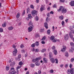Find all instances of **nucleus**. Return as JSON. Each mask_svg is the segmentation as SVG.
I'll return each mask as SVG.
<instances>
[{"mask_svg":"<svg viewBox=\"0 0 74 74\" xmlns=\"http://www.w3.org/2000/svg\"><path fill=\"white\" fill-rule=\"evenodd\" d=\"M70 44L71 45H74V44L73 42H71L70 43Z\"/></svg>","mask_w":74,"mask_h":74,"instance_id":"e2e57ef3","label":"nucleus"},{"mask_svg":"<svg viewBox=\"0 0 74 74\" xmlns=\"http://www.w3.org/2000/svg\"><path fill=\"white\" fill-rule=\"evenodd\" d=\"M38 73L39 74H41V70H40L38 71Z\"/></svg>","mask_w":74,"mask_h":74,"instance_id":"bf43d9fd","label":"nucleus"},{"mask_svg":"<svg viewBox=\"0 0 74 74\" xmlns=\"http://www.w3.org/2000/svg\"><path fill=\"white\" fill-rule=\"evenodd\" d=\"M49 72H50V73H53V69L50 70L49 71Z\"/></svg>","mask_w":74,"mask_h":74,"instance_id":"c03bdc74","label":"nucleus"},{"mask_svg":"<svg viewBox=\"0 0 74 74\" xmlns=\"http://www.w3.org/2000/svg\"><path fill=\"white\" fill-rule=\"evenodd\" d=\"M25 14V11L24 10L22 14V16H23Z\"/></svg>","mask_w":74,"mask_h":74,"instance_id":"603ef678","label":"nucleus"},{"mask_svg":"<svg viewBox=\"0 0 74 74\" xmlns=\"http://www.w3.org/2000/svg\"><path fill=\"white\" fill-rule=\"evenodd\" d=\"M41 43L42 44H45V42L44 41H41Z\"/></svg>","mask_w":74,"mask_h":74,"instance_id":"338daca9","label":"nucleus"},{"mask_svg":"<svg viewBox=\"0 0 74 74\" xmlns=\"http://www.w3.org/2000/svg\"><path fill=\"white\" fill-rule=\"evenodd\" d=\"M20 47L21 48L23 49V48H24V45H23L21 44V45Z\"/></svg>","mask_w":74,"mask_h":74,"instance_id":"a19ab883","label":"nucleus"},{"mask_svg":"<svg viewBox=\"0 0 74 74\" xmlns=\"http://www.w3.org/2000/svg\"><path fill=\"white\" fill-rule=\"evenodd\" d=\"M38 12L35 10H33L31 13V14L33 16H35V15H37Z\"/></svg>","mask_w":74,"mask_h":74,"instance_id":"f03ea898","label":"nucleus"},{"mask_svg":"<svg viewBox=\"0 0 74 74\" xmlns=\"http://www.w3.org/2000/svg\"><path fill=\"white\" fill-rule=\"evenodd\" d=\"M44 26L47 29H48V27L47 23L46 22L44 23Z\"/></svg>","mask_w":74,"mask_h":74,"instance_id":"ddd939ff","label":"nucleus"},{"mask_svg":"<svg viewBox=\"0 0 74 74\" xmlns=\"http://www.w3.org/2000/svg\"><path fill=\"white\" fill-rule=\"evenodd\" d=\"M74 68L73 69H71L70 71V73L71 74H74Z\"/></svg>","mask_w":74,"mask_h":74,"instance_id":"f8f14e48","label":"nucleus"},{"mask_svg":"<svg viewBox=\"0 0 74 74\" xmlns=\"http://www.w3.org/2000/svg\"><path fill=\"white\" fill-rule=\"evenodd\" d=\"M10 73H11V74H15L16 73V71H14L10 72Z\"/></svg>","mask_w":74,"mask_h":74,"instance_id":"c756f323","label":"nucleus"},{"mask_svg":"<svg viewBox=\"0 0 74 74\" xmlns=\"http://www.w3.org/2000/svg\"><path fill=\"white\" fill-rule=\"evenodd\" d=\"M36 52H38L39 51V49H36Z\"/></svg>","mask_w":74,"mask_h":74,"instance_id":"69168bd1","label":"nucleus"},{"mask_svg":"<svg viewBox=\"0 0 74 74\" xmlns=\"http://www.w3.org/2000/svg\"><path fill=\"white\" fill-rule=\"evenodd\" d=\"M70 4L71 6L73 7L74 6V1H71L70 3Z\"/></svg>","mask_w":74,"mask_h":74,"instance_id":"dca6fc26","label":"nucleus"},{"mask_svg":"<svg viewBox=\"0 0 74 74\" xmlns=\"http://www.w3.org/2000/svg\"><path fill=\"white\" fill-rule=\"evenodd\" d=\"M44 32V29H42L40 30V32H41V33Z\"/></svg>","mask_w":74,"mask_h":74,"instance_id":"4c0bfd02","label":"nucleus"},{"mask_svg":"<svg viewBox=\"0 0 74 74\" xmlns=\"http://www.w3.org/2000/svg\"><path fill=\"white\" fill-rule=\"evenodd\" d=\"M59 10H66V9H65L64 7L60 6L59 8Z\"/></svg>","mask_w":74,"mask_h":74,"instance_id":"412c9836","label":"nucleus"},{"mask_svg":"<svg viewBox=\"0 0 74 74\" xmlns=\"http://www.w3.org/2000/svg\"><path fill=\"white\" fill-rule=\"evenodd\" d=\"M69 36H68V34H66L64 37L65 40H67L69 39Z\"/></svg>","mask_w":74,"mask_h":74,"instance_id":"0eeeda50","label":"nucleus"},{"mask_svg":"<svg viewBox=\"0 0 74 74\" xmlns=\"http://www.w3.org/2000/svg\"><path fill=\"white\" fill-rule=\"evenodd\" d=\"M35 36L36 38H37V37H40V35H39V34H38L36 33L35 34Z\"/></svg>","mask_w":74,"mask_h":74,"instance_id":"aec40b11","label":"nucleus"},{"mask_svg":"<svg viewBox=\"0 0 74 74\" xmlns=\"http://www.w3.org/2000/svg\"><path fill=\"white\" fill-rule=\"evenodd\" d=\"M36 66H38L40 65V62H38V61H37V62L36 63Z\"/></svg>","mask_w":74,"mask_h":74,"instance_id":"a878e982","label":"nucleus"},{"mask_svg":"<svg viewBox=\"0 0 74 74\" xmlns=\"http://www.w3.org/2000/svg\"><path fill=\"white\" fill-rule=\"evenodd\" d=\"M53 52L54 55H57V54H58V52H57V51L56 50H54Z\"/></svg>","mask_w":74,"mask_h":74,"instance_id":"393cba45","label":"nucleus"},{"mask_svg":"<svg viewBox=\"0 0 74 74\" xmlns=\"http://www.w3.org/2000/svg\"><path fill=\"white\" fill-rule=\"evenodd\" d=\"M53 7H54V8H56V5L55 4L53 6Z\"/></svg>","mask_w":74,"mask_h":74,"instance_id":"0e129e2a","label":"nucleus"},{"mask_svg":"<svg viewBox=\"0 0 74 74\" xmlns=\"http://www.w3.org/2000/svg\"><path fill=\"white\" fill-rule=\"evenodd\" d=\"M35 19L36 21H38V17L37 16L35 17Z\"/></svg>","mask_w":74,"mask_h":74,"instance_id":"72a5a7b5","label":"nucleus"},{"mask_svg":"<svg viewBox=\"0 0 74 74\" xmlns=\"http://www.w3.org/2000/svg\"><path fill=\"white\" fill-rule=\"evenodd\" d=\"M52 49H55V46H53L52 47Z\"/></svg>","mask_w":74,"mask_h":74,"instance_id":"680f3d73","label":"nucleus"},{"mask_svg":"<svg viewBox=\"0 0 74 74\" xmlns=\"http://www.w3.org/2000/svg\"><path fill=\"white\" fill-rule=\"evenodd\" d=\"M63 48L61 49V51L62 52H65V51L66 49H67V47L64 45L62 46Z\"/></svg>","mask_w":74,"mask_h":74,"instance_id":"7ed1b4c3","label":"nucleus"},{"mask_svg":"<svg viewBox=\"0 0 74 74\" xmlns=\"http://www.w3.org/2000/svg\"><path fill=\"white\" fill-rule=\"evenodd\" d=\"M47 33L48 34H49H49H50V33H51V31L49 29L47 31Z\"/></svg>","mask_w":74,"mask_h":74,"instance_id":"c9c22d12","label":"nucleus"},{"mask_svg":"<svg viewBox=\"0 0 74 74\" xmlns=\"http://www.w3.org/2000/svg\"><path fill=\"white\" fill-rule=\"evenodd\" d=\"M9 69H10V66H7L6 68V70L8 71V70H9Z\"/></svg>","mask_w":74,"mask_h":74,"instance_id":"2f4dec72","label":"nucleus"},{"mask_svg":"<svg viewBox=\"0 0 74 74\" xmlns=\"http://www.w3.org/2000/svg\"><path fill=\"white\" fill-rule=\"evenodd\" d=\"M74 58H72L71 60V62H74Z\"/></svg>","mask_w":74,"mask_h":74,"instance_id":"052dcab7","label":"nucleus"},{"mask_svg":"<svg viewBox=\"0 0 74 74\" xmlns=\"http://www.w3.org/2000/svg\"><path fill=\"white\" fill-rule=\"evenodd\" d=\"M73 49H72V48L70 49H69V52H70L71 53H72V52H73Z\"/></svg>","mask_w":74,"mask_h":74,"instance_id":"7c9ffc66","label":"nucleus"},{"mask_svg":"<svg viewBox=\"0 0 74 74\" xmlns=\"http://www.w3.org/2000/svg\"><path fill=\"white\" fill-rule=\"evenodd\" d=\"M29 25L30 27L31 26V27H32V26H33V27H34L33 24V23L32 21H30L29 22Z\"/></svg>","mask_w":74,"mask_h":74,"instance_id":"6e6552de","label":"nucleus"},{"mask_svg":"<svg viewBox=\"0 0 74 74\" xmlns=\"http://www.w3.org/2000/svg\"><path fill=\"white\" fill-rule=\"evenodd\" d=\"M65 56L66 57H69V53L68 52H66L65 53Z\"/></svg>","mask_w":74,"mask_h":74,"instance_id":"4be33fe9","label":"nucleus"},{"mask_svg":"<svg viewBox=\"0 0 74 74\" xmlns=\"http://www.w3.org/2000/svg\"><path fill=\"white\" fill-rule=\"evenodd\" d=\"M12 47L14 48V51L13 52V55L14 56H15L16 55L17 52H18V51H17V49L15 48H16V46H15V45H12Z\"/></svg>","mask_w":74,"mask_h":74,"instance_id":"f257e3e1","label":"nucleus"},{"mask_svg":"<svg viewBox=\"0 0 74 74\" xmlns=\"http://www.w3.org/2000/svg\"><path fill=\"white\" fill-rule=\"evenodd\" d=\"M64 18V17H63V16L62 15L60 16L59 18L60 19H61V20H63V19Z\"/></svg>","mask_w":74,"mask_h":74,"instance_id":"bb28decb","label":"nucleus"},{"mask_svg":"<svg viewBox=\"0 0 74 74\" xmlns=\"http://www.w3.org/2000/svg\"><path fill=\"white\" fill-rule=\"evenodd\" d=\"M49 59L51 58H53V55L52 54V53L51 52H50L49 53Z\"/></svg>","mask_w":74,"mask_h":74,"instance_id":"9d476101","label":"nucleus"},{"mask_svg":"<svg viewBox=\"0 0 74 74\" xmlns=\"http://www.w3.org/2000/svg\"><path fill=\"white\" fill-rule=\"evenodd\" d=\"M28 18H29V19H32V16L30 14H29L28 15Z\"/></svg>","mask_w":74,"mask_h":74,"instance_id":"c85d7f7f","label":"nucleus"},{"mask_svg":"<svg viewBox=\"0 0 74 74\" xmlns=\"http://www.w3.org/2000/svg\"><path fill=\"white\" fill-rule=\"evenodd\" d=\"M27 14H29V13H30V10H27Z\"/></svg>","mask_w":74,"mask_h":74,"instance_id":"8fccbe9b","label":"nucleus"},{"mask_svg":"<svg viewBox=\"0 0 74 74\" xmlns=\"http://www.w3.org/2000/svg\"><path fill=\"white\" fill-rule=\"evenodd\" d=\"M21 54H19L18 56V59H20V58H21Z\"/></svg>","mask_w":74,"mask_h":74,"instance_id":"6e6d98bb","label":"nucleus"},{"mask_svg":"<svg viewBox=\"0 0 74 74\" xmlns=\"http://www.w3.org/2000/svg\"><path fill=\"white\" fill-rule=\"evenodd\" d=\"M35 43H33V44H32V45H31V47H32V48H33L34 47H35Z\"/></svg>","mask_w":74,"mask_h":74,"instance_id":"09e8293b","label":"nucleus"},{"mask_svg":"<svg viewBox=\"0 0 74 74\" xmlns=\"http://www.w3.org/2000/svg\"><path fill=\"white\" fill-rule=\"evenodd\" d=\"M15 64V62H12L10 64V66L11 67H13L14 66V64Z\"/></svg>","mask_w":74,"mask_h":74,"instance_id":"f3484780","label":"nucleus"},{"mask_svg":"<svg viewBox=\"0 0 74 74\" xmlns=\"http://www.w3.org/2000/svg\"><path fill=\"white\" fill-rule=\"evenodd\" d=\"M49 21V18H48V17H47L46 18V22H48Z\"/></svg>","mask_w":74,"mask_h":74,"instance_id":"f704fd0d","label":"nucleus"},{"mask_svg":"<svg viewBox=\"0 0 74 74\" xmlns=\"http://www.w3.org/2000/svg\"><path fill=\"white\" fill-rule=\"evenodd\" d=\"M45 38H46L45 36H44L42 38V40H43V41H44V40H45Z\"/></svg>","mask_w":74,"mask_h":74,"instance_id":"5fc2aeb1","label":"nucleus"},{"mask_svg":"<svg viewBox=\"0 0 74 74\" xmlns=\"http://www.w3.org/2000/svg\"><path fill=\"white\" fill-rule=\"evenodd\" d=\"M62 13H66L67 12L66 10H62Z\"/></svg>","mask_w":74,"mask_h":74,"instance_id":"cd10ccee","label":"nucleus"},{"mask_svg":"<svg viewBox=\"0 0 74 74\" xmlns=\"http://www.w3.org/2000/svg\"><path fill=\"white\" fill-rule=\"evenodd\" d=\"M68 66H69V64H67L65 65V67L66 68H67V67H68Z\"/></svg>","mask_w":74,"mask_h":74,"instance_id":"13d9d810","label":"nucleus"},{"mask_svg":"<svg viewBox=\"0 0 74 74\" xmlns=\"http://www.w3.org/2000/svg\"><path fill=\"white\" fill-rule=\"evenodd\" d=\"M0 32L1 33L3 32V29H2L1 28H0Z\"/></svg>","mask_w":74,"mask_h":74,"instance_id":"49530a36","label":"nucleus"},{"mask_svg":"<svg viewBox=\"0 0 74 74\" xmlns=\"http://www.w3.org/2000/svg\"><path fill=\"white\" fill-rule=\"evenodd\" d=\"M23 62H22V61H21L19 62L18 64L19 65V66H22L23 65Z\"/></svg>","mask_w":74,"mask_h":74,"instance_id":"b1692460","label":"nucleus"},{"mask_svg":"<svg viewBox=\"0 0 74 74\" xmlns=\"http://www.w3.org/2000/svg\"><path fill=\"white\" fill-rule=\"evenodd\" d=\"M60 3H64V0H60Z\"/></svg>","mask_w":74,"mask_h":74,"instance_id":"3c124183","label":"nucleus"},{"mask_svg":"<svg viewBox=\"0 0 74 74\" xmlns=\"http://www.w3.org/2000/svg\"><path fill=\"white\" fill-rule=\"evenodd\" d=\"M20 13L19 12H18L17 14L16 15V18H17L18 19V18H19L20 16Z\"/></svg>","mask_w":74,"mask_h":74,"instance_id":"4468645a","label":"nucleus"},{"mask_svg":"<svg viewBox=\"0 0 74 74\" xmlns=\"http://www.w3.org/2000/svg\"><path fill=\"white\" fill-rule=\"evenodd\" d=\"M21 67H22L21 66H18L16 68V69L18 70L19 69L21 68Z\"/></svg>","mask_w":74,"mask_h":74,"instance_id":"79ce46f5","label":"nucleus"},{"mask_svg":"<svg viewBox=\"0 0 74 74\" xmlns=\"http://www.w3.org/2000/svg\"><path fill=\"white\" fill-rule=\"evenodd\" d=\"M50 40H52V41L53 42H56V40L55 39V37L53 36H51L50 38Z\"/></svg>","mask_w":74,"mask_h":74,"instance_id":"39448f33","label":"nucleus"},{"mask_svg":"<svg viewBox=\"0 0 74 74\" xmlns=\"http://www.w3.org/2000/svg\"><path fill=\"white\" fill-rule=\"evenodd\" d=\"M34 27L33 26L32 27H29L28 28V32L29 33H30L32 31V30H33V28Z\"/></svg>","mask_w":74,"mask_h":74,"instance_id":"423d86ee","label":"nucleus"},{"mask_svg":"<svg viewBox=\"0 0 74 74\" xmlns=\"http://www.w3.org/2000/svg\"><path fill=\"white\" fill-rule=\"evenodd\" d=\"M13 29H14V27L12 26L9 27L8 28V29L9 30H12Z\"/></svg>","mask_w":74,"mask_h":74,"instance_id":"a211bd4d","label":"nucleus"},{"mask_svg":"<svg viewBox=\"0 0 74 74\" xmlns=\"http://www.w3.org/2000/svg\"><path fill=\"white\" fill-rule=\"evenodd\" d=\"M30 66L31 67H32V68H33L34 67V64H31L30 65Z\"/></svg>","mask_w":74,"mask_h":74,"instance_id":"e433bc0d","label":"nucleus"},{"mask_svg":"<svg viewBox=\"0 0 74 74\" xmlns=\"http://www.w3.org/2000/svg\"><path fill=\"white\" fill-rule=\"evenodd\" d=\"M30 8H32V9H34V6H33V5H30Z\"/></svg>","mask_w":74,"mask_h":74,"instance_id":"864d4df0","label":"nucleus"},{"mask_svg":"<svg viewBox=\"0 0 74 74\" xmlns=\"http://www.w3.org/2000/svg\"><path fill=\"white\" fill-rule=\"evenodd\" d=\"M71 33H73V34H74V30H71Z\"/></svg>","mask_w":74,"mask_h":74,"instance_id":"774afa93","label":"nucleus"},{"mask_svg":"<svg viewBox=\"0 0 74 74\" xmlns=\"http://www.w3.org/2000/svg\"><path fill=\"white\" fill-rule=\"evenodd\" d=\"M36 46H38V45H39V42H38L37 41L36 42Z\"/></svg>","mask_w":74,"mask_h":74,"instance_id":"a18cd8bd","label":"nucleus"},{"mask_svg":"<svg viewBox=\"0 0 74 74\" xmlns=\"http://www.w3.org/2000/svg\"><path fill=\"white\" fill-rule=\"evenodd\" d=\"M62 26H64V21H62Z\"/></svg>","mask_w":74,"mask_h":74,"instance_id":"ea45409f","label":"nucleus"},{"mask_svg":"<svg viewBox=\"0 0 74 74\" xmlns=\"http://www.w3.org/2000/svg\"><path fill=\"white\" fill-rule=\"evenodd\" d=\"M45 51H46V49H43L41 51V52L43 53L44 52H45Z\"/></svg>","mask_w":74,"mask_h":74,"instance_id":"473e14b6","label":"nucleus"},{"mask_svg":"<svg viewBox=\"0 0 74 74\" xmlns=\"http://www.w3.org/2000/svg\"><path fill=\"white\" fill-rule=\"evenodd\" d=\"M67 73L68 74H70V69H68L67 71Z\"/></svg>","mask_w":74,"mask_h":74,"instance_id":"de8ad7c7","label":"nucleus"},{"mask_svg":"<svg viewBox=\"0 0 74 74\" xmlns=\"http://www.w3.org/2000/svg\"><path fill=\"white\" fill-rule=\"evenodd\" d=\"M69 35L71 38H73V35L71 32L69 33Z\"/></svg>","mask_w":74,"mask_h":74,"instance_id":"2eb2a0df","label":"nucleus"},{"mask_svg":"<svg viewBox=\"0 0 74 74\" xmlns=\"http://www.w3.org/2000/svg\"><path fill=\"white\" fill-rule=\"evenodd\" d=\"M41 59V57H40L38 58H36V59H34L32 60V62L33 63H34L35 62L38 61L39 60H40Z\"/></svg>","mask_w":74,"mask_h":74,"instance_id":"20e7f679","label":"nucleus"},{"mask_svg":"<svg viewBox=\"0 0 74 74\" xmlns=\"http://www.w3.org/2000/svg\"><path fill=\"white\" fill-rule=\"evenodd\" d=\"M43 60L45 63H47V62H48V59L45 58H43Z\"/></svg>","mask_w":74,"mask_h":74,"instance_id":"9b49d317","label":"nucleus"},{"mask_svg":"<svg viewBox=\"0 0 74 74\" xmlns=\"http://www.w3.org/2000/svg\"><path fill=\"white\" fill-rule=\"evenodd\" d=\"M45 8L44 5H42L40 10H45Z\"/></svg>","mask_w":74,"mask_h":74,"instance_id":"6ab92c4d","label":"nucleus"},{"mask_svg":"<svg viewBox=\"0 0 74 74\" xmlns=\"http://www.w3.org/2000/svg\"><path fill=\"white\" fill-rule=\"evenodd\" d=\"M14 71H15V69H14V68L12 67L10 69V72Z\"/></svg>","mask_w":74,"mask_h":74,"instance_id":"5701e85b","label":"nucleus"},{"mask_svg":"<svg viewBox=\"0 0 74 74\" xmlns=\"http://www.w3.org/2000/svg\"><path fill=\"white\" fill-rule=\"evenodd\" d=\"M56 63L58 64V59L57 58L55 59Z\"/></svg>","mask_w":74,"mask_h":74,"instance_id":"37998d69","label":"nucleus"},{"mask_svg":"<svg viewBox=\"0 0 74 74\" xmlns=\"http://www.w3.org/2000/svg\"><path fill=\"white\" fill-rule=\"evenodd\" d=\"M73 66V65L72 64H71L69 65V67L71 69V68H72V66Z\"/></svg>","mask_w":74,"mask_h":74,"instance_id":"4d7b16f0","label":"nucleus"},{"mask_svg":"<svg viewBox=\"0 0 74 74\" xmlns=\"http://www.w3.org/2000/svg\"><path fill=\"white\" fill-rule=\"evenodd\" d=\"M51 62L53 63H54L55 62V59L53 58H50Z\"/></svg>","mask_w":74,"mask_h":74,"instance_id":"1a4fd4ad","label":"nucleus"},{"mask_svg":"<svg viewBox=\"0 0 74 74\" xmlns=\"http://www.w3.org/2000/svg\"><path fill=\"white\" fill-rule=\"evenodd\" d=\"M2 27H6V23H4L2 25Z\"/></svg>","mask_w":74,"mask_h":74,"instance_id":"58836bf2","label":"nucleus"}]
</instances>
